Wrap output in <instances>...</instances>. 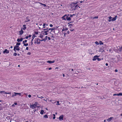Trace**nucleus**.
Segmentation results:
<instances>
[{
	"label": "nucleus",
	"mask_w": 122,
	"mask_h": 122,
	"mask_svg": "<svg viewBox=\"0 0 122 122\" xmlns=\"http://www.w3.org/2000/svg\"><path fill=\"white\" fill-rule=\"evenodd\" d=\"M14 50L16 52V50L17 51H19L20 50L19 47L18 46H15L14 47Z\"/></svg>",
	"instance_id": "nucleus-1"
},
{
	"label": "nucleus",
	"mask_w": 122,
	"mask_h": 122,
	"mask_svg": "<svg viewBox=\"0 0 122 122\" xmlns=\"http://www.w3.org/2000/svg\"><path fill=\"white\" fill-rule=\"evenodd\" d=\"M0 93H3L4 94H11V92L7 93L6 92H5V91H1L0 92Z\"/></svg>",
	"instance_id": "nucleus-2"
},
{
	"label": "nucleus",
	"mask_w": 122,
	"mask_h": 122,
	"mask_svg": "<svg viewBox=\"0 0 122 122\" xmlns=\"http://www.w3.org/2000/svg\"><path fill=\"white\" fill-rule=\"evenodd\" d=\"M99 56H96L94 57L93 58V61H95L97 59L98 57H99Z\"/></svg>",
	"instance_id": "nucleus-3"
},
{
	"label": "nucleus",
	"mask_w": 122,
	"mask_h": 122,
	"mask_svg": "<svg viewBox=\"0 0 122 122\" xmlns=\"http://www.w3.org/2000/svg\"><path fill=\"white\" fill-rule=\"evenodd\" d=\"M69 15H66V20H67L68 21H70L71 20V18L70 17H68V16Z\"/></svg>",
	"instance_id": "nucleus-4"
},
{
	"label": "nucleus",
	"mask_w": 122,
	"mask_h": 122,
	"mask_svg": "<svg viewBox=\"0 0 122 122\" xmlns=\"http://www.w3.org/2000/svg\"><path fill=\"white\" fill-rule=\"evenodd\" d=\"M66 15H65L61 17V19L62 20H66Z\"/></svg>",
	"instance_id": "nucleus-5"
},
{
	"label": "nucleus",
	"mask_w": 122,
	"mask_h": 122,
	"mask_svg": "<svg viewBox=\"0 0 122 122\" xmlns=\"http://www.w3.org/2000/svg\"><path fill=\"white\" fill-rule=\"evenodd\" d=\"M9 53V51L7 49H5V50L3 51V53H6L7 54H8Z\"/></svg>",
	"instance_id": "nucleus-6"
},
{
	"label": "nucleus",
	"mask_w": 122,
	"mask_h": 122,
	"mask_svg": "<svg viewBox=\"0 0 122 122\" xmlns=\"http://www.w3.org/2000/svg\"><path fill=\"white\" fill-rule=\"evenodd\" d=\"M83 1H80V2H79V1H75V2H74V5H75L76 4H77V3H78L79 4H80V3H79V2L80 3H83Z\"/></svg>",
	"instance_id": "nucleus-7"
},
{
	"label": "nucleus",
	"mask_w": 122,
	"mask_h": 122,
	"mask_svg": "<svg viewBox=\"0 0 122 122\" xmlns=\"http://www.w3.org/2000/svg\"><path fill=\"white\" fill-rule=\"evenodd\" d=\"M63 116L61 115L59 117V119L60 121H62L63 120Z\"/></svg>",
	"instance_id": "nucleus-8"
},
{
	"label": "nucleus",
	"mask_w": 122,
	"mask_h": 122,
	"mask_svg": "<svg viewBox=\"0 0 122 122\" xmlns=\"http://www.w3.org/2000/svg\"><path fill=\"white\" fill-rule=\"evenodd\" d=\"M46 62L50 64L52 63H54L55 62V61H46Z\"/></svg>",
	"instance_id": "nucleus-9"
},
{
	"label": "nucleus",
	"mask_w": 122,
	"mask_h": 122,
	"mask_svg": "<svg viewBox=\"0 0 122 122\" xmlns=\"http://www.w3.org/2000/svg\"><path fill=\"white\" fill-rule=\"evenodd\" d=\"M30 108H32L33 109L36 107V106H35V105L34 104L32 105H30Z\"/></svg>",
	"instance_id": "nucleus-10"
},
{
	"label": "nucleus",
	"mask_w": 122,
	"mask_h": 122,
	"mask_svg": "<svg viewBox=\"0 0 122 122\" xmlns=\"http://www.w3.org/2000/svg\"><path fill=\"white\" fill-rule=\"evenodd\" d=\"M19 35H21L23 33V31L22 29H21V30L19 32Z\"/></svg>",
	"instance_id": "nucleus-11"
},
{
	"label": "nucleus",
	"mask_w": 122,
	"mask_h": 122,
	"mask_svg": "<svg viewBox=\"0 0 122 122\" xmlns=\"http://www.w3.org/2000/svg\"><path fill=\"white\" fill-rule=\"evenodd\" d=\"M117 17V16H116L112 18V21H115L116 20Z\"/></svg>",
	"instance_id": "nucleus-12"
},
{
	"label": "nucleus",
	"mask_w": 122,
	"mask_h": 122,
	"mask_svg": "<svg viewBox=\"0 0 122 122\" xmlns=\"http://www.w3.org/2000/svg\"><path fill=\"white\" fill-rule=\"evenodd\" d=\"M48 25L47 24H46V23H44L43 24V28H44L45 27H46L45 26H48Z\"/></svg>",
	"instance_id": "nucleus-13"
},
{
	"label": "nucleus",
	"mask_w": 122,
	"mask_h": 122,
	"mask_svg": "<svg viewBox=\"0 0 122 122\" xmlns=\"http://www.w3.org/2000/svg\"><path fill=\"white\" fill-rule=\"evenodd\" d=\"M23 40V38H21L20 39H18L17 40V41L18 42H19L20 41H22Z\"/></svg>",
	"instance_id": "nucleus-14"
},
{
	"label": "nucleus",
	"mask_w": 122,
	"mask_h": 122,
	"mask_svg": "<svg viewBox=\"0 0 122 122\" xmlns=\"http://www.w3.org/2000/svg\"><path fill=\"white\" fill-rule=\"evenodd\" d=\"M38 40L40 41V40L38 39H37V41H36V43L38 44H40L41 42L40 41H38Z\"/></svg>",
	"instance_id": "nucleus-15"
},
{
	"label": "nucleus",
	"mask_w": 122,
	"mask_h": 122,
	"mask_svg": "<svg viewBox=\"0 0 122 122\" xmlns=\"http://www.w3.org/2000/svg\"><path fill=\"white\" fill-rule=\"evenodd\" d=\"M112 117H110L107 119V121L109 122L112 119Z\"/></svg>",
	"instance_id": "nucleus-16"
},
{
	"label": "nucleus",
	"mask_w": 122,
	"mask_h": 122,
	"mask_svg": "<svg viewBox=\"0 0 122 122\" xmlns=\"http://www.w3.org/2000/svg\"><path fill=\"white\" fill-rule=\"evenodd\" d=\"M16 95H17V94L14 93H12V95L11 97H14L15 96H16Z\"/></svg>",
	"instance_id": "nucleus-17"
},
{
	"label": "nucleus",
	"mask_w": 122,
	"mask_h": 122,
	"mask_svg": "<svg viewBox=\"0 0 122 122\" xmlns=\"http://www.w3.org/2000/svg\"><path fill=\"white\" fill-rule=\"evenodd\" d=\"M79 7V8H80V7L78 5V4H77L75 6V9H76V8Z\"/></svg>",
	"instance_id": "nucleus-18"
},
{
	"label": "nucleus",
	"mask_w": 122,
	"mask_h": 122,
	"mask_svg": "<svg viewBox=\"0 0 122 122\" xmlns=\"http://www.w3.org/2000/svg\"><path fill=\"white\" fill-rule=\"evenodd\" d=\"M68 30L67 28H63L62 30V31H65L67 30Z\"/></svg>",
	"instance_id": "nucleus-19"
},
{
	"label": "nucleus",
	"mask_w": 122,
	"mask_h": 122,
	"mask_svg": "<svg viewBox=\"0 0 122 122\" xmlns=\"http://www.w3.org/2000/svg\"><path fill=\"white\" fill-rule=\"evenodd\" d=\"M43 33L44 35H48L46 31H44Z\"/></svg>",
	"instance_id": "nucleus-20"
},
{
	"label": "nucleus",
	"mask_w": 122,
	"mask_h": 122,
	"mask_svg": "<svg viewBox=\"0 0 122 122\" xmlns=\"http://www.w3.org/2000/svg\"><path fill=\"white\" fill-rule=\"evenodd\" d=\"M23 30H25L26 29V25H23Z\"/></svg>",
	"instance_id": "nucleus-21"
},
{
	"label": "nucleus",
	"mask_w": 122,
	"mask_h": 122,
	"mask_svg": "<svg viewBox=\"0 0 122 122\" xmlns=\"http://www.w3.org/2000/svg\"><path fill=\"white\" fill-rule=\"evenodd\" d=\"M44 117L46 118H48V117L47 116V115H45L44 116Z\"/></svg>",
	"instance_id": "nucleus-22"
},
{
	"label": "nucleus",
	"mask_w": 122,
	"mask_h": 122,
	"mask_svg": "<svg viewBox=\"0 0 122 122\" xmlns=\"http://www.w3.org/2000/svg\"><path fill=\"white\" fill-rule=\"evenodd\" d=\"M44 111L43 110H41V111L40 112V113L41 114H43V113L44 112Z\"/></svg>",
	"instance_id": "nucleus-23"
},
{
	"label": "nucleus",
	"mask_w": 122,
	"mask_h": 122,
	"mask_svg": "<svg viewBox=\"0 0 122 122\" xmlns=\"http://www.w3.org/2000/svg\"><path fill=\"white\" fill-rule=\"evenodd\" d=\"M55 29V28H54L53 27L52 28L49 29V30H51V31H52L54 30Z\"/></svg>",
	"instance_id": "nucleus-24"
},
{
	"label": "nucleus",
	"mask_w": 122,
	"mask_h": 122,
	"mask_svg": "<svg viewBox=\"0 0 122 122\" xmlns=\"http://www.w3.org/2000/svg\"><path fill=\"white\" fill-rule=\"evenodd\" d=\"M14 93L16 94H17V95H18L20 96L21 95V94L22 93H17L14 92Z\"/></svg>",
	"instance_id": "nucleus-25"
},
{
	"label": "nucleus",
	"mask_w": 122,
	"mask_h": 122,
	"mask_svg": "<svg viewBox=\"0 0 122 122\" xmlns=\"http://www.w3.org/2000/svg\"><path fill=\"white\" fill-rule=\"evenodd\" d=\"M118 96H122V93H120L118 94H117Z\"/></svg>",
	"instance_id": "nucleus-26"
},
{
	"label": "nucleus",
	"mask_w": 122,
	"mask_h": 122,
	"mask_svg": "<svg viewBox=\"0 0 122 122\" xmlns=\"http://www.w3.org/2000/svg\"><path fill=\"white\" fill-rule=\"evenodd\" d=\"M27 40H26L23 41V44L25 43H26L27 42Z\"/></svg>",
	"instance_id": "nucleus-27"
},
{
	"label": "nucleus",
	"mask_w": 122,
	"mask_h": 122,
	"mask_svg": "<svg viewBox=\"0 0 122 122\" xmlns=\"http://www.w3.org/2000/svg\"><path fill=\"white\" fill-rule=\"evenodd\" d=\"M99 44L100 45H102L103 44V43L101 41H100Z\"/></svg>",
	"instance_id": "nucleus-28"
},
{
	"label": "nucleus",
	"mask_w": 122,
	"mask_h": 122,
	"mask_svg": "<svg viewBox=\"0 0 122 122\" xmlns=\"http://www.w3.org/2000/svg\"><path fill=\"white\" fill-rule=\"evenodd\" d=\"M38 104V102H35V104H34L35 105V106H36V105H37Z\"/></svg>",
	"instance_id": "nucleus-29"
},
{
	"label": "nucleus",
	"mask_w": 122,
	"mask_h": 122,
	"mask_svg": "<svg viewBox=\"0 0 122 122\" xmlns=\"http://www.w3.org/2000/svg\"><path fill=\"white\" fill-rule=\"evenodd\" d=\"M90 18L91 19H92V20H94V17H93L92 16H91L90 17Z\"/></svg>",
	"instance_id": "nucleus-30"
},
{
	"label": "nucleus",
	"mask_w": 122,
	"mask_h": 122,
	"mask_svg": "<svg viewBox=\"0 0 122 122\" xmlns=\"http://www.w3.org/2000/svg\"><path fill=\"white\" fill-rule=\"evenodd\" d=\"M28 45V43L24 44V46H27Z\"/></svg>",
	"instance_id": "nucleus-31"
},
{
	"label": "nucleus",
	"mask_w": 122,
	"mask_h": 122,
	"mask_svg": "<svg viewBox=\"0 0 122 122\" xmlns=\"http://www.w3.org/2000/svg\"><path fill=\"white\" fill-rule=\"evenodd\" d=\"M20 43H17L16 44V46H19L20 45Z\"/></svg>",
	"instance_id": "nucleus-32"
},
{
	"label": "nucleus",
	"mask_w": 122,
	"mask_h": 122,
	"mask_svg": "<svg viewBox=\"0 0 122 122\" xmlns=\"http://www.w3.org/2000/svg\"><path fill=\"white\" fill-rule=\"evenodd\" d=\"M95 44L97 45H98L99 44V43L97 41H96L95 42Z\"/></svg>",
	"instance_id": "nucleus-33"
},
{
	"label": "nucleus",
	"mask_w": 122,
	"mask_h": 122,
	"mask_svg": "<svg viewBox=\"0 0 122 122\" xmlns=\"http://www.w3.org/2000/svg\"><path fill=\"white\" fill-rule=\"evenodd\" d=\"M49 29H47L46 30V31H45L47 33L48 32H49V31L50 30H49Z\"/></svg>",
	"instance_id": "nucleus-34"
},
{
	"label": "nucleus",
	"mask_w": 122,
	"mask_h": 122,
	"mask_svg": "<svg viewBox=\"0 0 122 122\" xmlns=\"http://www.w3.org/2000/svg\"><path fill=\"white\" fill-rule=\"evenodd\" d=\"M37 97L38 98H40L41 99H42V98H44V97H39L38 95L37 96Z\"/></svg>",
	"instance_id": "nucleus-35"
},
{
	"label": "nucleus",
	"mask_w": 122,
	"mask_h": 122,
	"mask_svg": "<svg viewBox=\"0 0 122 122\" xmlns=\"http://www.w3.org/2000/svg\"><path fill=\"white\" fill-rule=\"evenodd\" d=\"M17 55V54L15 53V52L14 53V54H13V56H16Z\"/></svg>",
	"instance_id": "nucleus-36"
},
{
	"label": "nucleus",
	"mask_w": 122,
	"mask_h": 122,
	"mask_svg": "<svg viewBox=\"0 0 122 122\" xmlns=\"http://www.w3.org/2000/svg\"><path fill=\"white\" fill-rule=\"evenodd\" d=\"M57 103L56 104V105H59L60 104L59 103V101H57Z\"/></svg>",
	"instance_id": "nucleus-37"
},
{
	"label": "nucleus",
	"mask_w": 122,
	"mask_h": 122,
	"mask_svg": "<svg viewBox=\"0 0 122 122\" xmlns=\"http://www.w3.org/2000/svg\"><path fill=\"white\" fill-rule=\"evenodd\" d=\"M47 36H46L45 37V38L44 39V40L45 41L47 40Z\"/></svg>",
	"instance_id": "nucleus-38"
},
{
	"label": "nucleus",
	"mask_w": 122,
	"mask_h": 122,
	"mask_svg": "<svg viewBox=\"0 0 122 122\" xmlns=\"http://www.w3.org/2000/svg\"><path fill=\"white\" fill-rule=\"evenodd\" d=\"M75 14H73L72 15H70V17H72L73 16H75Z\"/></svg>",
	"instance_id": "nucleus-39"
},
{
	"label": "nucleus",
	"mask_w": 122,
	"mask_h": 122,
	"mask_svg": "<svg viewBox=\"0 0 122 122\" xmlns=\"http://www.w3.org/2000/svg\"><path fill=\"white\" fill-rule=\"evenodd\" d=\"M36 37V36L35 35H33L32 37V39L33 40V39H34V38H35V37Z\"/></svg>",
	"instance_id": "nucleus-40"
},
{
	"label": "nucleus",
	"mask_w": 122,
	"mask_h": 122,
	"mask_svg": "<svg viewBox=\"0 0 122 122\" xmlns=\"http://www.w3.org/2000/svg\"><path fill=\"white\" fill-rule=\"evenodd\" d=\"M74 30L73 29H70V31H74Z\"/></svg>",
	"instance_id": "nucleus-41"
},
{
	"label": "nucleus",
	"mask_w": 122,
	"mask_h": 122,
	"mask_svg": "<svg viewBox=\"0 0 122 122\" xmlns=\"http://www.w3.org/2000/svg\"><path fill=\"white\" fill-rule=\"evenodd\" d=\"M35 34L36 35H37L38 33V32H35Z\"/></svg>",
	"instance_id": "nucleus-42"
},
{
	"label": "nucleus",
	"mask_w": 122,
	"mask_h": 122,
	"mask_svg": "<svg viewBox=\"0 0 122 122\" xmlns=\"http://www.w3.org/2000/svg\"><path fill=\"white\" fill-rule=\"evenodd\" d=\"M97 60L98 61H100L101 60V59L99 58H98Z\"/></svg>",
	"instance_id": "nucleus-43"
},
{
	"label": "nucleus",
	"mask_w": 122,
	"mask_h": 122,
	"mask_svg": "<svg viewBox=\"0 0 122 122\" xmlns=\"http://www.w3.org/2000/svg\"><path fill=\"white\" fill-rule=\"evenodd\" d=\"M30 54H31V53L30 52H28L27 53V54L28 55H30Z\"/></svg>",
	"instance_id": "nucleus-44"
},
{
	"label": "nucleus",
	"mask_w": 122,
	"mask_h": 122,
	"mask_svg": "<svg viewBox=\"0 0 122 122\" xmlns=\"http://www.w3.org/2000/svg\"><path fill=\"white\" fill-rule=\"evenodd\" d=\"M98 16H96L95 17H94V19H97L98 18Z\"/></svg>",
	"instance_id": "nucleus-45"
},
{
	"label": "nucleus",
	"mask_w": 122,
	"mask_h": 122,
	"mask_svg": "<svg viewBox=\"0 0 122 122\" xmlns=\"http://www.w3.org/2000/svg\"><path fill=\"white\" fill-rule=\"evenodd\" d=\"M50 27H53V25L52 24H50Z\"/></svg>",
	"instance_id": "nucleus-46"
},
{
	"label": "nucleus",
	"mask_w": 122,
	"mask_h": 122,
	"mask_svg": "<svg viewBox=\"0 0 122 122\" xmlns=\"http://www.w3.org/2000/svg\"><path fill=\"white\" fill-rule=\"evenodd\" d=\"M33 39H32L31 40V44H33Z\"/></svg>",
	"instance_id": "nucleus-47"
},
{
	"label": "nucleus",
	"mask_w": 122,
	"mask_h": 122,
	"mask_svg": "<svg viewBox=\"0 0 122 122\" xmlns=\"http://www.w3.org/2000/svg\"><path fill=\"white\" fill-rule=\"evenodd\" d=\"M28 97H29V98H30V97H31V96L30 95H28Z\"/></svg>",
	"instance_id": "nucleus-48"
},
{
	"label": "nucleus",
	"mask_w": 122,
	"mask_h": 122,
	"mask_svg": "<svg viewBox=\"0 0 122 122\" xmlns=\"http://www.w3.org/2000/svg\"><path fill=\"white\" fill-rule=\"evenodd\" d=\"M108 18L109 19H111L112 18V17L111 16H109L108 17Z\"/></svg>",
	"instance_id": "nucleus-49"
},
{
	"label": "nucleus",
	"mask_w": 122,
	"mask_h": 122,
	"mask_svg": "<svg viewBox=\"0 0 122 122\" xmlns=\"http://www.w3.org/2000/svg\"><path fill=\"white\" fill-rule=\"evenodd\" d=\"M115 71L116 72H117L118 71V70L117 69H115Z\"/></svg>",
	"instance_id": "nucleus-50"
},
{
	"label": "nucleus",
	"mask_w": 122,
	"mask_h": 122,
	"mask_svg": "<svg viewBox=\"0 0 122 122\" xmlns=\"http://www.w3.org/2000/svg\"><path fill=\"white\" fill-rule=\"evenodd\" d=\"M111 21H112V20H111V19H109L108 20V21L109 22H111Z\"/></svg>",
	"instance_id": "nucleus-51"
},
{
	"label": "nucleus",
	"mask_w": 122,
	"mask_h": 122,
	"mask_svg": "<svg viewBox=\"0 0 122 122\" xmlns=\"http://www.w3.org/2000/svg\"><path fill=\"white\" fill-rule=\"evenodd\" d=\"M11 106L12 107H14L15 106L14 104H13Z\"/></svg>",
	"instance_id": "nucleus-52"
},
{
	"label": "nucleus",
	"mask_w": 122,
	"mask_h": 122,
	"mask_svg": "<svg viewBox=\"0 0 122 122\" xmlns=\"http://www.w3.org/2000/svg\"><path fill=\"white\" fill-rule=\"evenodd\" d=\"M26 49L27 50H28V47H26Z\"/></svg>",
	"instance_id": "nucleus-53"
},
{
	"label": "nucleus",
	"mask_w": 122,
	"mask_h": 122,
	"mask_svg": "<svg viewBox=\"0 0 122 122\" xmlns=\"http://www.w3.org/2000/svg\"><path fill=\"white\" fill-rule=\"evenodd\" d=\"M40 41H44L45 40H44V39H43L42 40H40Z\"/></svg>",
	"instance_id": "nucleus-54"
},
{
	"label": "nucleus",
	"mask_w": 122,
	"mask_h": 122,
	"mask_svg": "<svg viewBox=\"0 0 122 122\" xmlns=\"http://www.w3.org/2000/svg\"><path fill=\"white\" fill-rule=\"evenodd\" d=\"M117 94H114L113 95V96H116V95H117Z\"/></svg>",
	"instance_id": "nucleus-55"
},
{
	"label": "nucleus",
	"mask_w": 122,
	"mask_h": 122,
	"mask_svg": "<svg viewBox=\"0 0 122 122\" xmlns=\"http://www.w3.org/2000/svg\"><path fill=\"white\" fill-rule=\"evenodd\" d=\"M29 38V37L28 36H26V37H25V38L26 39H28V38Z\"/></svg>",
	"instance_id": "nucleus-56"
},
{
	"label": "nucleus",
	"mask_w": 122,
	"mask_h": 122,
	"mask_svg": "<svg viewBox=\"0 0 122 122\" xmlns=\"http://www.w3.org/2000/svg\"><path fill=\"white\" fill-rule=\"evenodd\" d=\"M43 5L44 6H46V4H43Z\"/></svg>",
	"instance_id": "nucleus-57"
},
{
	"label": "nucleus",
	"mask_w": 122,
	"mask_h": 122,
	"mask_svg": "<svg viewBox=\"0 0 122 122\" xmlns=\"http://www.w3.org/2000/svg\"><path fill=\"white\" fill-rule=\"evenodd\" d=\"M48 69H49V70H51V69H52L51 68V67L49 68H48Z\"/></svg>",
	"instance_id": "nucleus-58"
},
{
	"label": "nucleus",
	"mask_w": 122,
	"mask_h": 122,
	"mask_svg": "<svg viewBox=\"0 0 122 122\" xmlns=\"http://www.w3.org/2000/svg\"><path fill=\"white\" fill-rule=\"evenodd\" d=\"M42 25V23H40L39 24L40 26H41Z\"/></svg>",
	"instance_id": "nucleus-59"
},
{
	"label": "nucleus",
	"mask_w": 122,
	"mask_h": 122,
	"mask_svg": "<svg viewBox=\"0 0 122 122\" xmlns=\"http://www.w3.org/2000/svg\"><path fill=\"white\" fill-rule=\"evenodd\" d=\"M14 104L15 105H16L17 104V103H16V102H15L14 103Z\"/></svg>",
	"instance_id": "nucleus-60"
},
{
	"label": "nucleus",
	"mask_w": 122,
	"mask_h": 122,
	"mask_svg": "<svg viewBox=\"0 0 122 122\" xmlns=\"http://www.w3.org/2000/svg\"><path fill=\"white\" fill-rule=\"evenodd\" d=\"M106 66H108V64L107 63L106 64Z\"/></svg>",
	"instance_id": "nucleus-61"
},
{
	"label": "nucleus",
	"mask_w": 122,
	"mask_h": 122,
	"mask_svg": "<svg viewBox=\"0 0 122 122\" xmlns=\"http://www.w3.org/2000/svg\"><path fill=\"white\" fill-rule=\"evenodd\" d=\"M48 39L49 40H50L51 39L50 38V37H48Z\"/></svg>",
	"instance_id": "nucleus-62"
},
{
	"label": "nucleus",
	"mask_w": 122,
	"mask_h": 122,
	"mask_svg": "<svg viewBox=\"0 0 122 122\" xmlns=\"http://www.w3.org/2000/svg\"><path fill=\"white\" fill-rule=\"evenodd\" d=\"M55 118V116H54L53 117V119H54Z\"/></svg>",
	"instance_id": "nucleus-63"
},
{
	"label": "nucleus",
	"mask_w": 122,
	"mask_h": 122,
	"mask_svg": "<svg viewBox=\"0 0 122 122\" xmlns=\"http://www.w3.org/2000/svg\"><path fill=\"white\" fill-rule=\"evenodd\" d=\"M72 25V24H69V26H70V25Z\"/></svg>",
	"instance_id": "nucleus-64"
}]
</instances>
